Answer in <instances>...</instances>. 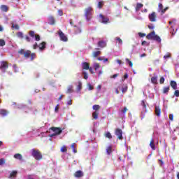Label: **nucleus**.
<instances>
[{"label":"nucleus","mask_w":179,"mask_h":179,"mask_svg":"<svg viewBox=\"0 0 179 179\" xmlns=\"http://www.w3.org/2000/svg\"><path fill=\"white\" fill-rule=\"evenodd\" d=\"M18 54L23 55L26 59L30 58V61H34V59H36V53H32L29 50L20 49L18 50Z\"/></svg>","instance_id":"1"},{"label":"nucleus","mask_w":179,"mask_h":179,"mask_svg":"<svg viewBox=\"0 0 179 179\" xmlns=\"http://www.w3.org/2000/svg\"><path fill=\"white\" fill-rule=\"evenodd\" d=\"M85 16L87 22H90L93 17V8L89 6L85 9Z\"/></svg>","instance_id":"2"},{"label":"nucleus","mask_w":179,"mask_h":179,"mask_svg":"<svg viewBox=\"0 0 179 179\" xmlns=\"http://www.w3.org/2000/svg\"><path fill=\"white\" fill-rule=\"evenodd\" d=\"M146 38L148 40H154L158 43H162V38H160V36L156 35V32H155V31H152L151 33L148 34L146 36Z\"/></svg>","instance_id":"3"},{"label":"nucleus","mask_w":179,"mask_h":179,"mask_svg":"<svg viewBox=\"0 0 179 179\" xmlns=\"http://www.w3.org/2000/svg\"><path fill=\"white\" fill-rule=\"evenodd\" d=\"M31 156L34 157L35 160H41V159H43V155L38 150L32 149Z\"/></svg>","instance_id":"4"},{"label":"nucleus","mask_w":179,"mask_h":179,"mask_svg":"<svg viewBox=\"0 0 179 179\" xmlns=\"http://www.w3.org/2000/svg\"><path fill=\"white\" fill-rule=\"evenodd\" d=\"M50 131H53L54 134H52L50 135V138H53V136H57V135H60V134H62V129L59 127H50Z\"/></svg>","instance_id":"5"},{"label":"nucleus","mask_w":179,"mask_h":179,"mask_svg":"<svg viewBox=\"0 0 179 179\" xmlns=\"http://www.w3.org/2000/svg\"><path fill=\"white\" fill-rule=\"evenodd\" d=\"M115 135L117 136V139H120V141H122L123 138L122 137V129L117 128L115 131Z\"/></svg>","instance_id":"6"},{"label":"nucleus","mask_w":179,"mask_h":179,"mask_svg":"<svg viewBox=\"0 0 179 179\" xmlns=\"http://www.w3.org/2000/svg\"><path fill=\"white\" fill-rule=\"evenodd\" d=\"M58 34H59L61 41H64V42L68 41V37H66V36H65V34H64V32H62V31L59 30L58 31Z\"/></svg>","instance_id":"7"},{"label":"nucleus","mask_w":179,"mask_h":179,"mask_svg":"<svg viewBox=\"0 0 179 179\" xmlns=\"http://www.w3.org/2000/svg\"><path fill=\"white\" fill-rule=\"evenodd\" d=\"M99 17L101 20V23H103V24H107V23H110V19L108 17H106L102 14H100Z\"/></svg>","instance_id":"8"},{"label":"nucleus","mask_w":179,"mask_h":179,"mask_svg":"<svg viewBox=\"0 0 179 179\" xmlns=\"http://www.w3.org/2000/svg\"><path fill=\"white\" fill-rule=\"evenodd\" d=\"M157 18V15H156V12H152L151 14H149L148 19L150 22H156V19Z\"/></svg>","instance_id":"9"},{"label":"nucleus","mask_w":179,"mask_h":179,"mask_svg":"<svg viewBox=\"0 0 179 179\" xmlns=\"http://www.w3.org/2000/svg\"><path fill=\"white\" fill-rule=\"evenodd\" d=\"M85 176V173H83V171H77L74 173V177L76 178H81V177H83Z\"/></svg>","instance_id":"10"},{"label":"nucleus","mask_w":179,"mask_h":179,"mask_svg":"<svg viewBox=\"0 0 179 179\" xmlns=\"http://www.w3.org/2000/svg\"><path fill=\"white\" fill-rule=\"evenodd\" d=\"M98 47L100 48H104V47H107V43L104 41H99L98 42Z\"/></svg>","instance_id":"11"},{"label":"nucleus","mask_w":179,"mask_h":179,"mask_svg":"<svg viewBox=\"0 0 179 179\" xmlns=\"http://www.w3.org/2000/svg\"><path fill=\"white\" fill-rule=\"evenodd\" d=\"M49 24L54 26L55 24V18L53 16H49L48 19Z\"/></svg>","instance_id":"12"},{"label":"nucleus","mask_w":179,"mask_h":179,"mask_svg":"<svg viewBox=\"0 0 179 179\" xmlns=\"http://www.w3.org/2000/svg\"><path fill=\"white\" fill-rule=\"evenodd\" d=\"M45 45H47V43H45V41H43V42L41 43L38 45V47H39V50H41V51H43V50H45V48H46Z\"/></svg>","instance_id":"13"},{"label":"nucleus","mask_w":179,"mask_h":179,"mask_svg":"<svg viewBox=\"0 0 179 179\" xmlns=\"http://www.w3.org/2000/svg\"><path fill=\"white\" fill-rule=\"evenodd\" d=\"M160 114H162V109L159 106H155V115L160 117Z\"/></svg>","instance_id":"14"},{"label":"nucleus","mask_w":179,"mask_h":179,"mask_svg":"<svg viewBox=\"0 0 179 179\" xmlns=\"http://www.w3.org/2000/svg\"><path fill=\"white\" fill-rule=\"evenodd\" d=\"M9 114V112L5 109H0V115L5 117Z\"/></svg>","instance_id":"15"},{"label":"nucleus","mask_w":179,"mask_h":179,"mask_svg":"<svg viewBox=\"0 0 179 179\" xmlns=\"http://www.w3.org/2000/svg\"><path fill=\"white\" fill-rule=\"evenodd\" d=\"M82 66L83 69H85L86 71L89 70V68H90V65L86 62L83 63Z\"/></svg>","instance_id":"16"},{"label":"nucleus","mask_w":179,"mask_h":179,"mask_svg":"<svg viewBox=\"0 0 179 179\" xmlns=\"http://www.w3.org/2000/svg\"><path fill=\"white\" fill-rule=\"evenodd\" d=\"M8 63L6 62H2L0 66V69H8Z\"/></svg>","instance_id":"17"},{"label":"nucleus","mask_w":179,"mask_h":179,"mask_svg":"<svg viewBox=\"0 0 179 179\" xmlns=\"http://www.w3.org/2000/svg\"><path fill=\"white\" fill-rule=\"evenodd\" d=\"M171 87L173 89V90H177V83L174 80H171L170 83Z\"/></svg>","instance_id":"18"},{"label":"nucleus","mask_w":179,"mask_h":179,"mask_svg":"<svg viewBox=\"0 0 179 179\" xmlns=\"http://www.w3.org/2000/svg\"><path fill=\"white\" fill-rule=\"evenodd\" d=\"M0 9L2 10V12H8V10H9V7H8L6 5H1L0 6Z\"/></svg>","instance_id":"19"},{"label":"nucleus","mask_w":179,"mask_h":179,"mask_svg":"<svg viewBox=\"0 0 179 179\" xmlns=\"http://www.w3.org/2000/svg\"><path fill=\"white\" fill-rule=\"evenodd\" d=\"M150 146L151 149H152L153 150H156V145H155V140H153V138H152L150 142Z\"/></svg>","instance_id":"20"},{"label":"nucleus","mask_w":179,"mask_h":179,"mask_svg":"<svg viewBox=\"0 0 179 179\" xmlns=\"http://www.w3.org/2000/svg\"><path fill=\"white\" fill-rule=\"evenodd\" d=\"M169 92H170V86L164 87L162 90V93L164 94H169Z\"/></svg>","instance_id":"21"},{"label":"nucleus","mask_w":179,"mask_h":179,"mask_svg":"<svg viewBox=\"0 0 179 179\" xmlns=\"http://www.w3.org/2000/svg\"><path fill=\"white\" fill-rule=\"evenodd\" d=\"M73 153H78V150H76V143H73L71 146Z\"/></svg>","instance_id":"22"},{"label":"nucleus","mask_w":179,"mask_h":179,"mask_svg":"<svg viewBox=\"0 0 179 179\" xmlns=\"http://www.w3.org/2000/svg\"><path fill=\"white\" fill-rule=\"evenodd\" d=\"M141 8H143V4L141 3H137L136 6V11L138 12Z\"/></svg>","instance_id":"23"},{"label":"nucleus","mask_w":179,"mask_h":179,"mask_svg":"<svg viewBox=\"0 0 179 179\" xmlns=\"http://www.w3.org/2000/svg\"><path fill=\"white\" fill-rule=\"evenodd\" d=\"M100 54H101V51H95L92 52V57L94 58H97V57H99V55H100Z\"/></svg>","instance_id":"24"},{"label":"nucleus","mask_w":179,"mask_h":179,"mask_svg":"<svg viewBox=\"0 0 179 179\" xmlns=\"http://www.w3.org/2000/svg\"><path fill=\"white\" fill-rule=\"evenodd\" d=\"M106 153L107 155H111V153H113V147H111V145L108 146L106 148Z\"/></svg>","instance_id":"25"},{"label":"nucleus","mask_w":179,"mask_h":179,"mask_svg":"<svg viewBox=\"0 0 179 179\" xmlns=\"http://www.w3.org/2000/svg\"><path fill=\"white\" fill-rule=\"evenodd\" d=\"M92 118H94V120H97V118H99V111H94L92 113Z\"/></svg>","instance_id":"26"},{"label":"nucleus","mask_w":179,"mask_h":179,"mask_svg":"<svg viewBox=\"0 0 179 179\" xmlns=\"http://www.w3.org/2000/svg\"><path fill=\"white\" fill-rule=\"evenodd\" d=\"M104 136L105 138H108V139L113 138V136L111 135V133H110V131H107L106 133H105Z\"/></svg>","instance_id":"27"},{"label":"nucleus","mask_w":179,"mask_h":179,"mask_svg":"<svg viewBox=\"0 0 179 179\" xmlns=\"http://www.w3.org/2000/svg\"><path fill=\"white\" fill-rule=\"evenodd\" d=\"M151 82L153 83V85H157V77H152Z\"/></svg>","instance_id":"28"},{"label":"nucleus","mask_w":179,"mask_h":179,"mask_svg":"<svg viewBox=\"0 0 179 179\" xmlns=\"http://www.w3.org/2000/svg\"><path fill=\"white\" fill-rule=\"evenodd\" d=\"M104 6V1H99L97 4V8L101 9Z\"/></svg>","instance_id":"29"},{"label":"nucleus","mask_w":179,"mask_h":179,"mask_svg":"<svg viewBox=\"0 0 179 179\" xmlns=\"http://www.w3.org/2000/svg\"><path fill=\"white\" fill-rule=\"evenodd\" d=\"M29 36L32 38H34V37H36V32H34V31H29Z\"/></svg>","instance_id":"30"},{"label":"nucleus","mask_w":179,"mask_h":179,"mask_svg":"<svg viewBox=\"0 0 179 179\" xmlns=\"http://www.w3.org/2000/svg\"><path fill=\"white\" fill-rule=\"evenodd\" d=\"M14 158L17 159V160H22V155H20V154H15L14 155Z\"/></svg>","instance_id":"31"},{"label":"nucleus","mask_w":179,"mask_h":179,"mask_svg":"<svg viewBox=\"0 0 179 179\" xmlns=\"http://www.w3.org/2000/svg\"><path fill=\"white\" fill-rule=\"evenodd\" d=\"M78 92H80L82 90V82L79 81L77 85Z\"/></svg>","instance_id":"32"},{"label":"nucleus","mask_w":179,"mask_h":179,"mask_svg":"<svg viewBox=\"0 0 179 179\" xmlns=\"http://www.w3.org/2000/svg\"><path fill=\"white\" fill-rule=\"evenodd\" d=\"M67 151H68V148H66V146L65 145H63L60 149V152H62V153H65Z\"/></svg>","instance_id":"33"},{"label":"nucleus","mask_w":179,"mask_h":179,"mask_svg":"<svg viewBox=\"0 0 179 179\" xmlns=\"http://www.w3.org/2000/svg\"><path fill=\"white\" fill-rule=\"evenodd\" d=\"M16 36H17V37H18V38H23V37H24V35L22 31L17 32L16 34Z\"/></svg>","instance_id":"34"},{"label":"nucleus","mask_w":179,"mask_h":179,"mask_svg":"<svg viewBox=\"0 0 179 179\" xmlns=\"http://www.w3.org/2000/svg\"><path fill=\"white\" fill-rule=\"evenodd\" d=\"M16 176H17V171H13L10 174V177H16Z\"/></svg>","instance_id":"35"},{"label":"nucleus","mask_w":179,"mask_h":179,"mask_svg":"<svg viewBox=\"0 0 179 179\" xmlns=\"http://www.w3.org/2000/svg\"><path fill=\"white\" fill-rule=\"evenodd\" d=\"M25 40L27 43H31V41H33V39H31V38H29V36L27 35L25 36Z\"/></svg>","instance_id":"36"},{"label":"nucleus","mask_w":179,"mask_h":179,"mask_svg":"<svg viewBox=\"0 0 179 179\" xmlns=\"http://www.w3.org/2000/svg\"><path fill=\"white\" fill-rule=\"evenodd\" d=\"M92 108H93V110H95V111H99V110H100V106L99 105H94Z\"/></svg>","instance_id":"37"},{"label":"nucleus","mask_w":179,"mask_h":179,"mask_svg":"<svg viewBox=\"0 0 179 179\" xmlns=\"http://www.w3.org/2000/svg\"><path fill=\"white\" fill-rule=\"evenodd\" d=\"M75 31L76 34H78V33H82V30L78 27H76Z\"/></svg>","instance_id":"38"},{"label":"nucleus","mask_w":179,"mask_h":179,"mask_svg":"<svg viewBox=\"0 0 179 179\" xmlns=\"http://www.w3.org/2000/svg\"><path fill=\"white\" fill-rule=\"evenodd\" d=\"M94 68L95 69V71H97V69H99V68H100V64L99 63H95L94 64Z\"/></svg>","instance_id":"39"},{"label":"nucleus","mask_w":179,"mask_h":179,"mask_svg":"<svg viewBox=\"0 0 179 179\" xmlns=\"http://www.w3.org/2000/svg\"><path fill=\"white\" fill-rule=\"evenodd\" d=\"M6 43L5 42V40L3 39H0V47H3Z\"/></svg>","instance_id":"40"},{"label":"nucleus","mask_w":179,"mask_h":179,"mask_svg":"<svg viewBox=\"0 0 179 179\" xmlns=\"http://www.w3.org/2000/svg\"><path fill=\"white\" fill-rule=\"evenodd\" d=\"M115 40H117V41H118V43L120 44L121 45H122V39L120 37H116Z\"/></svg>","instance_id":"41"},{"label":"nucleus","mask_w":179,"mask_h":179,"mask_svg":"<svg viewBox=\"0 0 179 179\" xmlns=\"http://www.w3.org/2000/svg\"><path fill=\"white\" fill-rule=\"evenodd\" d=\"M13 29H15V30H19L20 27L17 24H12Z\"/></svg>","instance_id":"42"},{"label":"nucleus","mask_w":179,"mask_h":179,"mask_svg":"<svg viewBox=\"0 0 179 179\" xmlns=\"http://www.w3.org/2000/svg\"><path fill=\"white\" fill-rule=\"evenodd\" d=\"M126 61H127V62H128V64H129V66H131V68H132V66H134V64L132 63V62H131L129 60V59H126Z\"/></svg>","instance_id":"43"},{"label":"nucleus","mask_w":179,"mask_h":179,"mask_svg":"<svg viewBox=\"0 0 179 179\" xmlns=\"http://www.w3.org/2000/svg\"><path fill=\"white\" fill-rule=\"evenodd\" d=\"M5 162H6L5 158L0 159V166L5 164Z\"/></svg>","instance_id":"44"},{"label":"nucleus","mask_w":179,"mask_h":179,"mask_svg":"<svg viewBox=\"0 0 179 179\" xmlns=\"http://www.w3.org/2000/svg\"><path fill=\"white\" fill-rule=\"evenodd\" d=\"M73 87L71 86L69 87V88L68 89V93H73Z\"/></svg>","instance_id":"45"},{"label":"nucleus","mask_w":179,"mask_h":179,"mask_svg":"<svg viewBox=\"0 0 179 179\" xmlns=\"http://www.w3.org/2000/svg\"><path fill=\"white\" fill-rule=\"evenodd\" d=\"M88 86V89L89 90H93V89H94V87H93V85H90V83L87 84Z\"/></svg>","instance_id":"46"},{"label":"nucleus","mask_w":179,"mask_h":179,"mask_svg":"<svg viewBox=\"0 0 179 179\" xmlns=\"http://www.w3.org/2000/svg\"><path fill=\"white\" fill-rule=\"evenodd\" d=\"M83 74L84 75V79L87 80L89 78V76L87 75V73L83 72Z\"/></svg>","instance_id":"47"},{"label":"nucleus","mask_w":179,"mask_h":179,"mask_svg":"<svg viewBox=\"0 0 179 179\" xmlns=\"http://www.w3.org/2000/svg\"><path fill=\"white\" fill-rule=\"evenodd\" d=\"M127 111L128 108H127V107H124V109L121 110V113H122V114H125Z\"/></svg>","instance_id":"48"},{"label":"nucleus","mask_w":179,"mask_h":179,"mask_svg":"<svg viewBox=\"0 0 179 179\" xmlns=\"http://www.w3.org/2000/svg\"><path fill=\"white\" fill-rule=\"evenodd\" d=\"M174 96H176V97H179V90H175Z\"/></svg>","instance_id":"49"},{"label":"nucleus","mask_w":179,"mask_h":179,"mask_svg":"<svg viewBox=\"0 0 179 179\" xmlns=\"http://www.w3.org/2000/svg\"><path fill=\"white\" fill-rule=\"evenodd\" d=\"M35 40H36V41H40V35L36 34L35 35Z\"/></svg>","instance_id":"50"},{"label":"nucleus","mask_w":179,"mask_h":179,"mask_svg":"<svg viewBox=\"0 0 179 179\" xmlns=\"http://www.w3.org/2000/svg\"><path fill=\"white\" fill-rule=\"evenodd\" d=\"M141 106L143 107V108H146V102H145V101H142Z\"/></svg>","instance_id":"51"},{"label":"nucleus","mask_w":179,"mask_h":179,"mask_svg":"<svg viewBox=\"0 0 179 179\" xmlns=\"http://www.w3.org/2000/svg\"><path fill=\"white\" fill-rule=\"evenodd\" d=\"M159 83L160 85H163V83H164V78L163 77H161L159 80Z\"/></svg>","instance_id":"52"},{"label":"nucleus","mask_w":179,"mask_h":179,"mask_svg":"<svg viewBox=\"0 0 179 179\" xmlns=\"http://www.w3.org/2000/svg\"><path fill=\"white\" fill-rule=\"evenodd\" d=\"M158 8H159V10L162 12V10L163 9V4L159 3Z\"/></svg>","instance_id":"53"},{"label":"nucleus","mask_w":179,"mask_h":179,"mask_svg":"<svg viewBox=\"0 0 179 179\" xmlns=\"http://www.w3.org/2000/svg\"><path fill=\"white\" fill-rule=\"evenodd\" d=\"M138 36H139V37H145L146 36V34H143L142 32H139Z\"/></svg>","instance_id":"54"},{"label":"nucleus","mask_w":179,"mask_h":179,"mask_svg":"<svg viewBox=\"0 0 179 179\" xmlns=\"http://www.w3.org/2000/svg\"><path fill=\"white\" fill-rule=\"evenodd\" d=\"M128 90V87H124L122 88V93H125Z\"/></svg>","instance_id":"55"},{"label":"nucleus","mask_w":179,"mask_h":179,"mask_svg":"<svg viewBox=\"0 0 179 179\" xmlns=\"http://www.w3.org/2000/svg\"><path fill=\"white\" fill-rule=\"evenodd\" d=\"M169 120H171V121H173L174 115L173 114H170L169 115Z\"/></svg>","instance_id":"56"},{"label":"nucleus","mask_w":179,"mask_h":179,"mask_svg":"<svg viewBox=\"0 0 179 179\" xmlns=\"http://www.w3.org/2000/svg\"><path fill=\"white\" fill-rule=\"evenodd\" d=\"M58 110H59V105H57L55 108V113H58Z\"/></svg>","instance_id":"57"},{"label":"nucleus","mask_w":179,"mask_h":179,"mask_svg":"<svg viewBox=\"0 0 179 179\" xmlns=\"http://www.w3.org/2000/svg\"><path fill=\"white\" fill-rule=\"evenodd\" d=\"M167 9H169V7H166V8H162V9L161 10L162 13H166V10H167Z\"/></svg>","instance_id":"58"},{"label":"nucleus","mask_w":179,"mask_h":179,"mask_svg":"<svg viewBox=\"0 0 179 179\" xmlns=\"http://www.w3.org/2000/svg\"><path fill=\"white\" fill-rule=\"evenodd\" d=\"M148 29H150V30H153V29H155V26H153V24L148 25Z\"/></svg>","instance_id":"59"},{"label":"nucleus","mask_w":179,"mask_h":179,"mask_svg":"<svg viewBox=\"0 0 179 179\" xmlns=\"http://www.w3.org/2000/svg\"><path fill=\"white\" fill-rule=\"evenodd\" d=\"M88 70L90 71V72L91 73H94V71H93V68L89 67Z\"/></svg>","instance_id":"60"},{"label":"nucleus","mask_w":179,"mask_h":179,"mask_svg":"<svg viewBox=\"0 0 179 179\" xmlns=\"http://www.w3.org/2000/svg\"><path fill=\"white\" fill-rule=\"evenodd\" d=\"M117 76H118V74H114L110 78L113 79H115V78H117Z\"/></svg>","instance_id":"61"},{"label":"nucleus","mask_w":179,"mask_h":179,"mask_svg":"<svg viewBox=\"0 0 179 179\" xmlns=\"http://www.w3.org/2000/svg\"><path fill=\"white\" fill-rule=\"evenodd\" d=\"M58 13H59V16H62V15H63V13H62V10H58Z\"/></svg>","instance_id":"62"},{"label":"nucleus","mask_w":179,"mask_h":179,"mask_svg":"<svg viewBox=\"0 0 179 179\" xmlns=\"http://www.w3.org/2000/svg\"><path fill=\"white\" fill-rule=\"evenodd\" d=\"M38 45H37V43H35V44L33 45L34 50H36Z\"/></svg>","instance_id":"63"},{"label":"nucleus","mask_w":179,"mask_h":179,"mask_svg":"<svg viewBox=\"0 0 179 179\" xmlns=\"http://www.w3.org/2000/svg\"><path fill=\"white\" fill-rule=\"evenodd\" d=\"M147 43H148V42H146V41H143L141 43V45H145Z\"/></svg>","instance_id":"64"}]
</instances>
